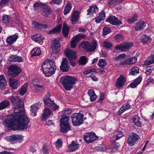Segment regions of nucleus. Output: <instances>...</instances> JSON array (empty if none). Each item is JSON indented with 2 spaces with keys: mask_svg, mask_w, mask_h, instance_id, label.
<instances>
[{
  "mask_svg": "<svg viewBox=\"0 0 154 154\" xmlns=\"http://www.w3.org/2000/svg\"><path fill=\"white\" fill-rule=\"evenodd\" d=\"M142 80V77L141 76H139L138 78H136L127 87L128 88L129 87L131 88H135L141 82Z\"/></svg>",
  "mask_w": 154,
  "mask_h": 154,
  "instance_id": "23",
  "label": "nucleus"
},
{
  "mask_svg": "<svg viewBox=\"0 0 154 154\" xmlns=\"http://www.w3.org/2000/svg\"><path fill=\"white\" fill-rule=\"evenodd\" d=\"M103 35H106L111 32V29L109 27H105L103 28Z\"/></svg>",
  "mask_w": 154,
  "mask_h": 154,
  "instance_id": "51",
  "label": "nucleus"
},
{
  "mask_svg": "<svg viewBox=\"0 0 154 154\" xmlns=\"http://www.w3.org/2000/svg\"><path fill=\"white\" fill-rule=\"evenodd\" d=\"M134 28L136 30L138 31L141 30L146 28V23L143 21L140 20L139 22L135 24Z\"/></svg>",
  "mask_w": 154,
  "mask_h": 154,
  "instance_id": "19",
  "label": "nucleus"
},
{
  "mask_svg": "<svg viewBox=\"0 0 154 154\" xmlns=\"http://www.w3.org/2000/svg\"><path fill=\"white\" fill-rule=\"evenodd\" d=\"M62 27L61 25H59L56 26L54 29L50 31L49 33L50 34L58 33L60 32Z\"/></svg>",
  "mask_w": 154,
  "mask_h": 154,
  "instance_id": "40",
  "label": "nucleus"
},
{
  "mask_svg": "<svg viewBox=\"0 0 154 154\" xmlns=\"http://www.w3.org/2000/svg\"><path fill=\"white\" fill-rule=\"evenodd\" d=\"M115 49L117 50H120L122 51H124L125 50V45L124 44H120L116 46Z\"/></svg>",
  "mask_w": 154,
  "mask_h": 154,
  "instance_id": "53",
  "label": "nucleus"
},
{
  "mask_svg": "<svg viewBox=\"0 0 154 154\" xmlns=\"http://www.w3.org/2000/svg\"><path fill=\"white\" fill-rule=\"evenodd\" d=\"M80 45L84 49H86L87 51H92L95 49L97 45V43L96 41L93 40L91 44L88 42H83Z\"/></svg>",
  "mask_w": 154,
  "mask_h": 154,
  "instance_id": "6",
  "label": "nucleus"
},
{
  "mask_svg": "<svg viewBox=\"0 0 154 154\" xmlns=\"http://www.w3.org/2000/svg\"><path fill=\"white\" fill-rule=\"evenodd\" d=\"M52 116V114L50 110L48 108H45L44 109L42 114V120L45 121L46 119Z\"/></svg>",
  "mask_w": 154,
  "mask_h": 154,
  "instance_id": "27",
  "label": "nucleus"
},
{
  "mask_svg": "<svg viewBox=\"0 0 154 154\" xmlns=\"http://www.w3.org/2000/svg\"><path fill=\"white\" fill-rule=\"evenodd\" d=\"M8 71L9 73L13 76H16L21 72V70L17 67L12 66L9 67Z\"/></svg>",
  "mask_w": 154,
  "mask_h": 154,
  "instance_id": "15",
  "label": "nucleus"
},
{
  "mask_svg": "<svg viewBox=\"0 0 154 154\" xmlns=\"http://www.w3.org/2000/svg\"><path fill=\"white\" fill-rule=\"evenodd\" d=\"M90 99L91 101H94L96 100L97 98V96L95 94H93L92 95L90 96Z\"/></svg>",
  "mask_w": 154,
  "mask_h": 154,
  "instance_id": "60",
  "label": "nucleus"
},
{
  "mask_svg": "<svg viewBox=\"0 0 154 154\" xmlns=\"http://www.w3.org/2000/svg\"><path fill=\"white\" fill-rule=\"evenodd\" d=\"M23 138L22 135H15L7 137L5 138L6 140L11 142L12 144H15L18 142H21Z\"/></svg>",
  "mask_w": 154,
  "mask_h": 154,
  "instance_id": "9",
  "label": "nucleus"
},
{
  "mask_svg": "<svg viewBox=\"0 0 154 154\" xmlns=\"http://www.w3.org/2000/svg\"><path fill=\"white\" fill-rule=\"evenodd\" d=\"M97 65L99 67L103 68L106 66L107 63L105 60L101 59L99 60Z\"/></svg>",
  "mask_w": 154,
  "mask_h": 154,
  "instance_id": "46",
  "label": "nucleus"
},
{
  "mask_svg": "<svg viewBox=\"0 0 154 154\" xmlns=\"http://www.w3.org/2000/svg\"><path fill=\"white\" fill-rule=\"evenodd\" d=\"M131 101L128 100L127 101L126 103V110L130 108L131 106Z\"/></svg>",
  "mask_w": 154,
  "mask_h": 154,
  "instance_id": "61",
  "label": "nucleus"
},
{
  "mask_svg": "<svg viewBox=\"0 0 154 154\" xmlns=\"http://www.w3.org/2000/svg\"><path fill=\"white\" fill-rule=\"evenodd\" d=\"M8 99L14 104V112L5 118L3 122L4 126L8 129L14 131L27 129L29 127L30 120L22 110L23 104L22 100L15 94L10 97Z\"/></svg>",
  "mask_w": 154,
  "mask_h": 154,
  "instance_id": "1",
  "label": "nucleus"
},
{
  "mask_svg": "<svg viewBox=\"0 0 154 154\" xmlns=\"http://www.w3.org/2000/svg\"><path fill=\"white\" fill-rule=\"evenodd\" d=\"M28 83L26 82L21 88L20 91V93L21 95H23L26 93L27 90V88L28 86Z\"/></svg>",
  "mask_w": 154,
  "mask_h": 154,
  "instance_id": "39",
  "label": "nucleus"
},
{
  "mask_svg": "<svg viewBox=\"0 0 154 154\" xmlns=\"http://www.w3.org/2000/svg\"><path fill=\"white\" fill-rule=\"evenodd\" d=\"M105 12L102 11L100 12L98 16L95 18V21L97 23H100L105 19Z\"/></svg>",
  "mask_w": 154,
  "mask_h": 154,
  "instance_id": "30",
  "label": "nucleus"
},
{
  "mask_svg": "<svg viewBox=\"0 0 154 154\" xmlns=\"http://www.w3.org/2000/svg\"><path fill=\"white\" fill-rule=\"evenodd\" d=\"M32 40L37 43L42 44L43 42V40L44 38L40 34H36L31 37Z\"/></svg>",
  "mask_w": 154,
  "mask_h": 154,
  "instance_id": "20",
  "label": "nucleus"
},
{
  "mask_svg": "<svg viewBox=\"0 0 154 154\" xmlns=\"http://www.w3.org/2000/svg\"><path fill=\"white\" fill-rule=\"evenodd\" d=\"M33 90L36 93L39 92L44 88L43 86L41 85L35 84H33Z\"/></svg>",
  "mask_w": 154,
  "mask_h": 154,
  "instance_id": "38",
  "label": "nucleus"
},
{
  "mask_svg": "<svg viewBox=\"0 0 154 154\" xmlns=\"http://www.w3.org/2000/svg\"><path fill=\"white\" fill-rule=\"evenodd\" d=\"M139 117L137 116H133L131 119L132 123H134L135 125L137 127H140L141 124L139 121Z\"/></svg>",
  "mask_w": 154,
  "mask_h": 154,
  "instance_id": "35",
  "label": "nucleus"
},
{
  "mask_svg": "<svg viewBox=\"0 0 154 154\" xmlns=\"http://www.w3.org/2000/svg\"><path fill=\"white\" fill-rule=\"evenodd\" d=\"M134 45L133 42H128L126 43V51L127 50L130 49Z\"/></svg>",
  "mask_w": 154,
  "mask_h": 154,
  "instance_id": "54",
  "label": "nucleus"
},
{
  "mask_svg": "<svg viewBox=\"0 0 154 154\" xmlns=\"http://www.w3.org/2000/svg\"><path fill=\"white\" fill-rule=\"evenodd\" d=\"M9 81L10 86L12 88L14 89H17L19 83L18 80L12 78H10Z\"/></svg>",
  "mask_w": 154,
  "mask_h": 154,
  "instance_id": "32",
  "label": "nucleus"
},
{
  "mask_svg": "<svg viewBox=\"0 0 154 154\" xmlns=\"http://www.w3.org/2000/svg\"><path fill=\"white\" fill-rule=\"evenodd\" d=\"M115 38L117 40H122V35L120 34H116Z\"/></svg>",
  "mask_w": 154,
  "mask_h": 154,
  "instance_id": "62",
  "label": "nucleus"
},
{
  "mask_svg": "<svg viewBox=\"0 0 154 154\" xmlns=\"http://www.w3.org/2000/svg\"><path fill=\"white\" fill-rule=\"evenodd\" d=\"M87 15H91L93 16L94 13H96L98 11V8L96 5H93L89 7L88 10Z\"/></svg>",
  "mask_w": 154,
  "mask_h": 154,
  "instance_id": "25",
  "label": "nucleus"
},
{
  "mask_svg": "<svg viewBox=\"0 0 154 154\" xmlns=\"http://www.w3.org/2000/svg\"><path fill=\"white\" fill-rule=\"evenodd\" d=\"M139 68L135 66H134L131 68L130 70L129 75H135L139 73Z\"/></svg>",
  "mask_w": 154,
  "mask_h": 154,
  "instance_id": "42",
  "label": "nucleus"
},
{
  "mask_svg": "<svg viewBox=\"0 0 154 154\" xmlns=\"http://www.w3.org/2000/svg\"><path fill=\"white\" fill-rule=\"evenodd\" d=\"M62 2V0H52L50 2L51 5H59Z\"/></svg>",
  "mask_w": 154,
  "mask_h": 154,
  "instance_id": "55",
  "label": "nucleus"
},
{
  "mask_svg": "<svg viewBox=\"0 0 154 154\" xmlns=\"http://www.w3.org/2000/svg\"><path fill=\"white\" fill-rule=\"evenodd\" d=\"M103 45L107 49H109L112 47V44L108 41H104L103 43Z\"/></svg>",
  "mask_w": 154,
  "mask_h": 154,
  "instance_id": "49",
  "label": "nucleus"
},
{
  "mask_svg": "<svg viewBox=\"0 0 154 154\" xmlns=\"http://www.w3.org/2000/svg\"><path fill=\"white\" fill-rule=\"evenodd\" d=\"M56 69L54 61L48 59L46 60L42 66L43 73L47 77H49L54 74Z\"/></svg>",
  "mask_w": 154,
  "mask_h": 154,
  "instance_id": "2",
  "label": "nucleus"
},
{
  "mask_svg": "<svg viewBox=\"0 0 154 154\" xmlns=\"http://www.w3.org/2000/svg\"><path fill=\"white\" fill-rule=\"evenodd\" d=\"M72 111L69 109H66L64 110L63 112V115H69L71 113Z\"/></svg>",
  "mask_w": 154,
  "mask_h": 154,
  "instance_id": "58",
  "label": "nucleus"
},
{
  "mask_svg": "<svg viewBox=\"0 0 154 154\" xmlns=\"http://www.w3.org/2000/svg\"><path fill=\"white\" fill-rule=\"evenodd\" d=\"M7 85V82L3 75H0V89H2Z\"/></svg>",
  "mask_w": 154,
  "mask_h": 154,
  "instance_id": "34",
  "label": "nucleus"
},
{
  "mask_svg": "<svg viewBox=\"0 0 154 154\" xmlns=\"http://www.w3.org/2000/svg\"><path fill=\"white\" fill-rule=\"evenodd\" d=\"M41 106V103H36L31 105V115L33 116H35L36 115L37 111Z\"/></svg>",
  "mask_w": 154,
  "mask_h": 154,
  "instance_id": "21",
  "label": "nucleus"
},
{
  "mask_svg": "<svg viewBox=\"0 0 154 154\" xmlns=\"http://www.w3.org/2000/svg\"><path fill=\"white\" fill-rule=\"evenodd\" d=\"M49 148L48 146L46 145H43L42 151L44 154H49Z\"/></svg>",
  "mask_w": 154,
  "mask_h": 154,
  "instance_id": "52",
  "label": "nucleus"
},
{
  "mask_svg": "<svg viewBox=\"0 0 154 154\" xmlns=\"http://www.w3.org/2000/svg\"><path fill=\"white\" fill-rule=\"evenodd\" d=\"M69 30V29L68 26L65 23H64L62 29V32L65 37H66L68 36Z\"/></svg>",
  "mask_w": 154,
  "mask_h": 154,
  "instance_id": "37",
  "label": "nucleus"
},
{
  "mask_svg": "<svg viewBox=\"0 0 154 154\" xmlns=\"http://www.w3.org/2000/svg\"><path fill=\"white\" fill-rule=\"evenodd\" d=\"M125 56V53L122 54L118 56L115 57L114 59L115 60H122V59H124Z\"/></svg>",
  "mask_w": 154,
  "mask_h": 154,
  "instance_id": "59",
  "label": "nucleus"
},
{
  "mask_svg": "<svg viewBox=\"0 0 154 154\" xmlns=\"http://www.w3.org/2000/svg\"><path fill=\"white\" fill-rule=\"evenodd\" d=\"M9 60L12 62H20L22 61V58L20 56L16 55H11L9 58Z\"/></svg>",
  "mask_w": 154,
  "mask_h": 154,
  "instance_id": "33",
  "label": "nucleus"
},
{
  "mask_svg": "<svg viewBox=\"0 0 154 154\" xmlns=\"http://www.w3.org/2000/svg\"><path fill=\"white\" fill-rule=\"evenodd\" d=\"M50 6L45 4L42 9L41 14L45 16H47L50 14Z\"/></svg>",
  "mask_w": 154,
  "mask_h": 154,
  "instance_id": "31",
  "label": "nucleus"
},
{
  "mask_svg": "<svg viewBox=\"0 0 154 154\" xmlns=\"http://www.w3.org/2000/svg\"><path fill=\"white\" fill-rule=\"evenodd\" d=\"M69 68L67 60L66 58H65L62 62L60 68L63 72H66L68 71Z\"/></svg>",
  "mask_w": 154,
  "mask_h": 154,
  "instance_id": "22",
  "label": "nucleus"
},
{
  "mask_svg": "<svg viewBox=\"0 0 154 154\" xmlns=\"http://www.w3.org/2000/svg\"><path fill=\"white\" fill-rule=\"evenodd\" d=\"M87 62V57L84 56H82L80 57L79 60V63L80 64L82 65H85Z\"/></svg>",
  "mask_w": 154,
  "mask_h": 154,
  "instance_id": "48",
  "label": "nucleus"
},
{
  "mask_svg": "<svg viewBox=\"0 0 154 154\" xmlns=\"http://www.w3.org/2000/svg\"><path fill=\"white\" fill-rule=\"evenodd\" d=\"M122 0H109L108 2V5L110 7H114L118 5Z\"/></svg>",
  "mask_w": 154,
  "mask_h": 154,
  "instance_id": "36",
  "label": "nucleus"
},
{
  "mask_svg": "<svg viewBox=\"0 0 154 154\" xmlns=\"http://www.w3.org/2000/svg\"><path fill=\"white\" fill-rule=\"evenodd\" d=\"M125 111V108L124 107H122L121 108L119 111L118 112V114L121 115Z\"/></svg>",
  "mask_w": 154,
  "mask_h": 154,
  "instance_id": "63",
  "label": "nucleus"
},
{
  "mask_svg": "<svg viewBox=\"0 0 154 154\" xmlns=\"http://www.w3.org/2000/svg\"><path fill=\"white\" fill-rule=\"evenodd\" d=\"M71 5L70 3H67V5L65 7L64 13V15H66L69 12L71 8Z\"/></svg>",
  "mask_w": 154,
  "mask_h": 154,
  "instance_id": "50",
  "label": "nucleus"
},
{
  "mask_svg": "<svg viewBox=\"0 0 154 154\" xmlns=\"http://www.w3.org/2000/svg\"><path fill=\"white\" fill-rule=\"evenodd\" d=\"M84 115L80 113H75L71 116L72 121L74 126H78L82 124L84 122Z\"/></svg>",
  "mask_w": 154,
  "mask_h": 154,
  "instance_id": "5",
  "label": "nucleus"
},
{
  "mask_svg": "<svg viewBox=\"0 0 154 154\" xmlns=\"http://www.w3.org/2000/svg\"><path fill=\"white\" fill-rule=\"evenodd\" d=\"M33 25H34V28L36 29H38V26L39 25V23H38L34 21L32 22Z\"/></svg>",
  "mask_w": 154,
  "mask_h": 154,
  "instance_id": "64",
  "label": "nucleus"
},
{
  "mask_svg": "<svg viewBox=\"0 0 154 154\" xmlns=\"http://www.w3.org/2000/svg\"><path fill=\"white\" fill-rule=\"evenodd\" d=\"M68 120L67 116H63L60 119V131L62 132L66 133L71 130Z\"/></svg>",
  "mask_w": 154,
  "mask_h": 154,
  "instance_id": "4",
  "label": "nucleus"
},
{
  "mask_svg": "<svg viewBox=\"0 0 154 154\" xmlns=\"http://www.w3.org/2000/svg\"><path fill=\"white\" fill-rule=\"evenodd\" d=\"M139 40L143 45H148L152 41V39L148 35L144 34L140 36Z\"/></svg>",
  "mask_w": 154,
  "mask_h": 154,
  "instance_id": "14",
  "label": "nucleus"
},
{
  "mask_svg": "<svg viewBox=\"0 0 154 154\" xmlns=\"http://www.w3.org/2000/svg\"><path fill=\"white\" fill-rule=\"evenodd\" d=\"M79 12L77 11H74L72 14L70 20L72 24H75L76 23L79 18Z\"/></svg>",
  "mask_w": 154,
  "mask_h": 154,
  "instance_id": "26",
  "label": "nucleus"
},
{
  "mask_svg": "<svg viewBox=\"0 0 154 154\" xmlns=\"http://www.w3.org/2000/svg\"><path fill=\"white\" fill-rule=\"evenodd\" d=\"M137 59L135 57H133L126 60V64H131L136 62Z\"/></svg>",
  "mask_w": 154,
  "mask_h": 154,
  "instance_id": "47",
  "label": "nucleus"
},
{
  "mask_svg": "<svg viewBox=\"0 0 154 154\" xmlns=\"http://www.w3.org/2000/svg\"><path fill=\"white\" fill-rule=\"evenodd\" d=\"M76 80V79L73 77L66 75L62 76L60 81L65 89L69 91L72 88L73 85L75 84Z\"/></svg>",
  "mask_w": 154,
  "mask_h": 154,
  "instance_id": "3",
  "label": "nucleus"
},
{
  "mask_svg": "<svg viewBox=\"0 0 154 154\" xmlns=\"http://www.w3.org/2000/svg\"><path fill=\"white\" fill-rule=\"evenodd\" d=\"M125 82V78L124 76L123 75H121L117 79L115 85L117 88H121L124 86Z\"/></svg>",
  "mask_w": 154,
  "mask_h": 154,
  "instance_id": "17",
  "label": "nucleus"
},
{
  "mask_svg": "<svg viewBox=\"0 0 154 154\" xmlns=\"http://www.w3.org/2000/svg\"><path fill=\"white\" fill-rule=\"evenodd\" d=\"M84 138L85 142L87 144L92 142L98 138L94 133L91 132L85 133Z\"/></svg>",
  "mask_w": 154,
  "mask_h": 154,
  "instance_id": "8",
  "label": "nucleus"
},
{
  "mask_svg": "<svg viewBox=\"0 0 154 154\" xmlns=\"http://www.w3.org/2000/svg\"><path fill=\"white\" fill-rule=\"evenodd\" d=\"M154 62V55L148 58L145 60L144 64L146 65H149L153 63Z\"/></svg>",
  "mask_w": 154,
  "mask_h": 154,
  "instance_id": "44",
  "label": "nucleus"
},
{
  "mask_svg": "<svg viewBox=\"0 0 154 154\" xmlns=\"http://www.w3.org/2000/svg\"><path fill=\"white\" fill-rule=\"evenodd\" d=\"M9 0H2L0 2V6L3 7L9 3Z\"/></svg>",
  "mask_w": 154,
  "mask_h": 154,
  "instance_id": "57",
  "label": "nucleus"
},
{
  "mask_svg": "<svg viewBox=\"0 0 154 154\" xmlns=\"http://www.w3.org/2000/svg\"><path fill=\"white\" fill-rule=\"evenodd\" d=\"M79 147V144L74 140L72 141L68 146L69 152H72L77 149Z\"/></svg>",
  "mask_w": 154,
  "mask_h": 154,
  "instance_id": "24",
  "label": "nucleus"
},
{
  "mask_svg": "<svg viewBox=\"0 0 154 154\" xmlns=\"http://www.w3.org/2000/svg\"><path fill=\"white\" fill-rule=\"evenodd\" d=\"M51 95L49 93L47 94L45 96L44 101L45 104L48 106H49L51 109L54 110H56L58 109L59 106L56 105L54 102L53 100H52L50 98Z\"/></svg>",
  "mask_w": 154,
  "mask_h": 154,
  "instance_id": "7",
  "label": "nucleus"
},
{
  "mask_svg": "<svg viewBox=\"0 0 154 154\" xmlns=\"http://www.w3.org/2000/svg\"><path fill=\"white\" fill-rule=\"evenodd\" d=\"M18 38L17 35L14 34L8 36L6 39V42L9 45H11L15 42Z\"/></svg>",
  "mask_w": 154,
  "mask_h": 154,
  "instance_id": "28",
  "label": "nucleus"
},
{
  "mask_svg": "<svg viewBox=\"0 0 154 154\" xmlns=\"http://www.w3.org/2000/svg\"><path fill=\"white\" fill-rule=\"evenodd\" d=\"M45 4L44 3L36 2L33 5V7L35 8V9L36 8H42L43 9L44 7Z\"/></svg>",
  "mask_w": 154,
  "mask_h": 154,
  "instance_id": "45",
  "label": "nucleus"
},
{
  "mask_svg": "<svg viewBox=\"0 0 154 154\" xmlns=\"http://www.w3.org/2000/svg\"><path fill=\"white\" fill-rule=\"evenodd\" d=\"M11 16L7 15H4L3 17V22L6 24L9 23L11 21Z\"/></svg>",
  "mask_w": 154,
  "mask_h": 154,
  "instance_id": "43",
  "label": "nucleus"
},
{
  "mask_svg": "<svg viewBox=\"0 0 154 154\" xmlns=\"http://www.w3.org/2000/svg\"><path fill=\"white\" fill-rule=\"evenodd\" d=\"M60 39L59 38H56L52 40V42L51 48L53 53L57 54L60 50V44L59 43Z\"/></svg>",
  "mask_w": 154,
  "mask_h": 154,
  "instance_id": "11",
  "label": "nucleus"
},
{
  "mask_svg": "<svg viewBox=\"0 0 154 154\" xmlns=\"http://www.w3.org/2000/svg\"><path fill=\"white\" fill-rule=\"evenodd\" d=\"M106 21L113 25H118L122 24V22L114 16L109 17Z\"/></svg>",
  "mask_w": 154,
  "mask_h": 154,
  "instance_id": "18",
  "label": "nucleus"
},
{
  "mask_svg": "<svg viewBox=\"0 0 154 154\" xmlns=\"http://www.w3.org/2000/svg\"><path fill=\"white\" fill-rule=\"evenodd\" d=\"M124 136V134L122 131H116L114 132V135L110 138V141L112 143H114V145L116 144L115 141L120 139Z\"/></svg>",
  "mask_w": 154,
  "mask_h": 154,
  "instance_id": "12",
  "label": "nucleus"
},
{
  "mask_svg": "<svg viewBox=\"0 0 154 154\" xmlns=\"http://www.w3.org/2000/svg\"><path fill=\"white\" fill-rule=\"evenodd\" d=\"M139 139V137L137 134L134 133H131L129 135L127 140L129 146H132Z\"/></svg>",
  "mask_w": 154,
  "mask_h": 154,
  "instance_id": "10",
  "label": "nucleus"
},
{
  "mask_svg": "<svg viewBox=\"0 0 154 154\" xmlns=\"http://www.w3.org/2000/svg\"><path fill=\"white\" fill-rule=\"evenodd\" d=\"M85 36L84 35L78 34L72 39L71 42V47L72 48H74L78 42L82 38H84Z\"/></svg>",
  "mask_w": 154,
  "mask_h": 154,
  "instance_id": "13",
  "label": "nucleus"
},
{
  "mask_svg": "<svg viewBox=\"0 0 154 154\" xmlns=\"http://www.w3.org/2000/svg\"><path fill=\"white\" fill-rule=\"evenodd\" d=\"M31 53L32 56H39L41 53V51L39 48H35L32 50Z\"/></svg>",
  "mask_w": 154,
  "mask_h": 154,
  "instance_id": "41",
  "label": "nucleus"
},
{
  "mask_svg": "<svg viewBox=\"0 0 154 154\" xmlns=\"http://www.w3.org/2000/svg\"><path fill=\"white\" fill-rule=\"evenodd\" d=\"M62 146V142L60 139H58L56 143V146L57 148H60Z\"/></svg>",
  "mask_w": 154,
  "mask_h": 154,
  "instance_id": "56",
  "label": "nucleus"
},
{
  "mask_svg": "<svg viewBox=\"0 0 154 154\" xmlns=\"http://www.w3.org/2000/svg\"><path fill=\"white\" fill-rule=\"evenodd\" d=\"M66 56L69 60H75L76 58V53L73 50L70 49H66L64 51Z\"/></svg>",
  "mask_w": 154,
  "mask_h": 154,
  "instance_id": "16",
  "label": "nucleus"
},
{
  "mask_svg": "<svg viewBox=\"0 0 154 154\" xmlns=\"http://www.w3.org/2000/svg\"><path fill=\"white\" fill-rule=\"evenodd\" d=\"M10 105V101L8 100L3 101L0 103V110L8 108Z\"/></svg>",
  "mask_w": 154,
  "mask_h": 154,
  "instance_id": "29",
  "label": "nucleus"
}]
</instances>
